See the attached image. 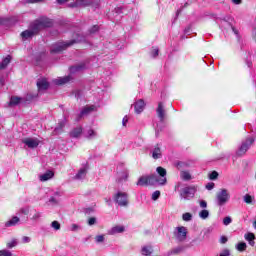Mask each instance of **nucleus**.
<instances>
[{
    "label": "nucleus",
    "mask_w": 256,
    "mask_h": 256,
    "mask_svg": "<svg viewBox=\"0 0 256 256\" xmlns=\"http://www.w3.org/2000/svg\"><path fill=\"white\" fill-rule=\"evenodd\" d=\"M217 177H219V173L217 171H213L209 174V179H211V181H215Z\"/></svg>",
    "instance_id": "nucleus-43"
},
{
    "label": "nucleus",
    "mask_w": 256,
    "mask_h": 256,
    "mask_svg": "<svg viewBox=\"0 0 256 256\" xmlns=\"http://www.w3.org/2000/svg\"><path fill=\"white\" fill-rule=\"evenodd\" d=\"M86 213H93V209L91 208L86 209Z\"/></svg>",
    "instance_id": "nucleus-61"
},
{
    "label": "nucleus",
    "mask_w": 256,
    "mask_h": 256,
    "mask_svg": "<svg viewBox=\"0 0 256 256\" xmlns=\"http://www.w3.org/2000/svg\"><path fill=\"white\" fill-rule=\"evenodd\" d=\"M181 178L184 181H191V174H189V172H182L181 173Z\"/></svg>",
    "instance_id": "nucleus-35"
},
{
    "label": "nucleus",
    "mask_w": 256,
    "mask_h": 256,
    "mask_svg": "<svg viewBox=\"0 0 256 256\" xmlns=\"http://www.w3.org/2000/svg\"><path fill=\"white\" fill-rule=\"evenodd\" d=\"M234 5H241V0H232Z\"/></svg>",
    "instance_id": "nucleus-58"
},
{
    "label": "nucleus",
    "mask_w": 256,
    "mask_h": 256,
    "mask_svg": "<svg viewBox=\"0 0 256 256\" xmlns=\"http://www.w3.org/2000/svg\"><path fill=\"white\" fill-rule=\"evenodd\" d=\"M67 1H69V0H57V3L59 5H63V3H67Z\"/></svg>",
    "instance_id": "nucleus-57"
},
{
    "label": "nucleus",
    "mask_w": 256,
    "mask_h": 256,
    "mask_svg": "<svg viewBox=\"0 0 256 256\" xmlns=\"http://www.w3.org/2000/svg\"><path fill=\"white\" fill-rule=\"evenodd\" d=\"M1 85H3V81H2V80H0V86H1Z\"/></svg>",
    "instance_id": "nucleus-64"
},
{
    "label": "nucleus",
    "mask_w": 256,
    "mask_h": 256,
    "mask_svg": "<svg viewBox=\"0 0 256 256\" xmlns=\"http://www.w3.org/2000/svg\"><path fill=\"white\" fill-rule=\"evenodd\" d=\"M116 13H121V8H115Z\"/></svg>",
    "instance_id": "nucleus-62"
},
{
    "label": "nucleus",
    "mask_w": 256,
    "mask_h": 256,
    "mask_svg": "<svg viewBox=\"0 0 256 256\" xmlns=\"http://www.w3.org/2000/svg\"><path fill=\"white\" fill-rule=\"evenodd\" d=\"M19 223H21V218L13 216L10 220L5 222V227H15V225H19Z\"/></svg>",
    "instance_id": "nucleus-14"
},
{
    "label": "nucleus",
    "mask_w": 256,
    "mask_h": 256,
    "mask_svg": "<svg viewBox=\"0 0 256 256\" xmlns=\"http://www.w3.org/2000/svg\"><path fill=\"white\" fill-rule=\"evenodd\" d=\"M86 137L88 139H93V138L97 137V132H95V130H93V129H90V130H88Z\"/></svg>",
    "instance_id": "nucleus-33"
},
{
    "label": "nucleus",
    "mask_w": 256,
    "mask_h": 256,
    "mask_svg": "<svg viewBox=\"0 0 256 256\" xmlns=\"http://www.w3.org/2000/svg\"><path fill=\"white\" fill-rule=\"evenodd\" d=\"M156 171L159 176L151 175V183H155L156 185H166L167 184V170L161 166L156 168Z\"/></svg>",
    "instance_id": "nucleus-2"
},
{
    "label": "nucleus",
    "mask_w": 256,
    "mask_h": 256,
    "mask_svg": "<svg viewBox=\"0 0 256 256\" xmlns=\"http://www.w3.org/2000/svg\"><path fill=\"white\" fill-rule=\"evenodd\" d=\"M197 193V186H186L180 191V199L189 201L195 197Z\"/></svg>",
    "instance_id": "nucleus-4"
},
{
    "label": "nucleus",
    "mask_w": 256,
    "mask_h": 256,
    "mask_svg": "<svg viewBox=\"0 0 256 256\" xmlns=\"http://www.w3.org/2000/svg\"><path fill=\"white\" fill-rule=\"evenodd\" d=\"M9 63H11V55H8L2 60V62L0 63V71L5 69L7 65H9Z\"/></svg>",
    "instance_id": "nucleus-27"
},
{
    "label": "nucleus",
    "mask_w": 256,
    "mask_h": 256,
    "mask_svg": "<svg viewBox=\"0 0 256 256\" xmlns=\"http://www.w3.org/2000/svg\"><path fill=\"white\" fill-rule=\"evenodd\" d=\"M174 237L180 243L185 241V239H187V228H185L184 226L177 227L176 232H174Z\"/></svg>",
    "instance_id": "nucleus-8"
},
{
    "label": "nucleus",
    "mask_w": 256,
    "mask_h": 256,
    "mask_svg": "<svg viewBox=\"0 0 256 256\" xmlns=\"http://www.w3.org/2000/svg\"><path fill=\"white\" fill-rule=\"evenodd\" d=\"M125 231L124 226H114L109 230V235H117V233H123Z\"/></svg>",
    "instance_id": "nucleus-20"
},
{
    "label": "nucleus",
    "mask_w": 256,
    "mask_h": 256,
    "mask_svg": "<svg viewBox=\"0 0 256 256\" xmlns=\"http://www.w3.org/2000/svg\"><path fill=\"white\" fill-rule=\"evenodd\" d=\"M8 249H13V247H17V239H13L12 241L7 243Z\"/></svg>",
    "instance_id": "nucleus-39"
},
{
    "label": "nucleus",
    "mask_w": 256,
    "mask_h": 256,
    "mask_svg": "<svg viewBox=\"0 0 256 256\" xmlns=\"http://www.w3.org/2000/svg\"><path fill=\"white\" fill-rule=\"evenodd\" d=\"M127 177H129V172L127 170L118 173V183H121L123 181H127Z\"/></svg>",
    "instance_id": "nucleus-24"
},
{
    "label": "nucleus",
    "mask_w": 256,
    "mask_h": 256,
    "mask_svg": "<svg viewBox=\"0 0 256 256\" xmlns=\"http://www.w3.org/2000/svg\"><path fill=\"white\" fill-rule=\"evenodd\" d=\"M136 185L144 187V185H156L155 182H151V175L148 177L142 176L138 179Z\"/></svg>",
    "instance_id": "nucleus-10"
},
{
    "label": "nucleus",
    "mask_w": 256,
    "mask_h": 256,
    "mask_svg": "<svg viewBox=\"0 0 256 256\" xmlns=\"http://www.w3.org/2000/svg\"><path fill=\"white\" fill-rule=\"evenodd\" d=\"M220 256H231V251H229V249L225 248V249L222 250V252L220 253Z\"/></svg>",
    "instance_id": "nucleus-45"
},
{
    "label": "nucleus",
    "mask_w": 256,
    "mask_h": 256,
    "mask_svg": "<svg viewBox=\"0 0 256 256\" xmlns=\"http://www.w3.org/2000/svg\"><path fill=\"white\" fill-rule=\"evenodd\" d=\"M72 231H77V229H79V225L77 224H72Z\"/></svg>",
    "instance_id": "nucleus-55"
},
{
    "label": "nucleus",
    "mask_w": 256,
    "mask_h": 256,
    "mask_svg": "<svg viewBox=\"0 0 256 256\" xmlns=\"http://www.w3.org/2000/svg\"><path fill=\"white\" fill-rule=\"evenodd\" d=\"M200 207H201L202 209H207V201L201 200V201H200Z\"/></svg>",
    "instance_id": "nucleus-50"
},
{
    "label": "nucleus",
    "mask_w": 256,
    "mask_h": 256,
    "mask_svg": "<svg viewBox=\"0 0 256 256\" xmlns=\"http://www.w3.org/2000/svg\"><path fill=\"white\" fill-rule=\"evenodd\" d=\"M159 197H161V192L159 190H156L152 194V201H157V199H159Z\"/></svg>",
    "instance_id": "nucleus-41"
},
{
    "label": "nucleus",
    "mask_w": 256,
    "mask_h": 256,
    "mask_svg": "<svg viewBox=\"0 0 256 256\" xmlns=\"http://www.w3.org/2000/svg\"><path fill=\"white\" fill-rule=\"evenodd\" d=\"M232 31H233V33H235V35H239V31L237 29H235V27H232Z\"/></svg>",
    "instance_id": "nucleus-59"
},
{
    "label": "nucleus",
    "mask_w": 256,
    "mask_h": 256,
    "mask_svg": "<svg viewBox=\"0 0 256 256\" xmlns=\"http://www.w3.org/2000/svg\"><path fill=\"white\" fill-rule=\"evenodd\" d=\"M49 202H50V203H53V204H57V199H55V197H51V198L49 199Z\"/></svg>",
    "instance_id": "nucleus-56"
},
{
    "label": "nucleus",
    "mask_w": 256,
    "mask_h": 256,
    "mask_svg": "<svg viewBox=\"0 0 256 256\" xmlns=\"http://www.w3.org/2000/svg\"><path fill=\"white\" fill-rule=\"evenodd\" d=\"M71 81V76H65L62 78H58L54 80L55 85H65V83H69Z\"/></svg>",
    "instance_id": "nucleus-23"
},
{
    "label": "nucleus",
    "mask_w": 256,
    "mask_h": 256,
    "mask_svg": "<svg viewBox=\"0 0 256 256\" xmlns=\"http://www.w3.org/2000/svg\"><path fill=\"white\" fill-rule=\"evenodd\" d=\"M105 241V236L99 235L96 236V243H103Z\"/></svg>",
    "instance_id": "nucleus-48"
},
{
    "label": "nucleus",
    "mask_w": 256,
    "mask_h": 256,
    "mask_svg": "<svg viewBox=\"0 0 256 256\" xmlns=\"http://www.w3.org/2000/svg\"><path fill=\"white\" fill-rule=\"evenodd\" d=\"M151 57H153L155 59V57L159 56V48L155 47L152 49V51L150 52Z\"/></svg>",
    "instance_id": "nucleus-38"
},
{
    "label": "nucleus",
    "mask_w": 256,
    "mask_h": 256,
    "mask_svg": "<svg viewBox=\"0 0 256 256\" xmlns=\"http://www.w3.org/2000/svg\"><path fill=\"white\" fill-rule=\"evenodd\" d=\"M253 227L256 229V220L253 222Z\"/></svg>",
    "instance_id": "nucleus-63"
},
{
    "label": "nucleus",
    "mask_w": 256,
    "mask_h": 256,
    "mask_svg": "<svg viewBox=\"0 0 256 256\" xmlns=\"http://www.w3.org/2000/svg\"><path fill=\"white\" fill-rule=\"evenodd\" d=\"M37 87L38 91H47L49 89V82L45 78L38 79Z\"/></svg>",
    "instance_id": "nucleus-11"
},
{
    "label": "nucleus",
    "mask_w": 256,
    "mask_h": 256,
    "mask_svg": "<svg viewBox=\"0 0 256 256\" xmlns=\"http://www.w3.org/2000/svg\"><path fill=\"white\" fill-rule=\"evenodd\" d=\"M183 247H176L168 252V255H179V253H182Z\"/></svg>",
    "instance_id": "nucleus-31"
},
{
    "label": "nucleus",
    "mask_w": 256,
    "mask_h": 256,
    "mask_svg": "<svg viewBox=\"0 0 256 256\" xmlns=\"http://www.w3.org/2000/svg\"><path fill=\"white\" fill-rule=\"evenodd\" d=\"M128 195L125 192H117L114 195V201L119 205L120 207H127L129 205V200L127 199Z\"/></svg>",
    "instance_id": "nucleus-7"
},
{
    "label": "nucleus",
    "mask_w": 256,
    "mask_h": 256,
    "mask_svg": "<svg viewBox=\"0 0 256 256\" xmlns=\"http://www.w3.org/2000/svg\"><path fill=\"white\" fill-rule=\"evenodd\" d=\"M30 219H31V221H39V219H41V212H39L37 210H33V214Z\"/></svg>",
    "instance_id": "nucleus-30"
},
{
    "label": "nucleus",
    "mask_w": 256,
    "mask_h": 256,
    "mask_svg": "<svg viewBox=\"0 0 256 256\" xmlns=\"http://www.w3.org/2000/svg\"><path fill=\"white\" fill-rule=\"evenodd\" d=\"M134 109L137 114L143 113V109H145V101L140 99L137 102H135Z\"/></svg>",
    "instance_id": "nucleus-15"
},
{
    "label": "nucleus",
    "mask_w": 256,
    "mask_h": 256,
    "mask_svg": "<svg viewBox=\"0 0 256 256\" xmlns=\"http://www.w3.org/2000/svg\"><path fill=\"white\" fill-rule=\"evenodd\" d=\"M95 223H97V218L91 217L88 219V225L92 226L95 225Z\"/></svg>",
    "instance_id": "nucleus-47"
},
{
    "label": "nucleus",
    "mask_w": 256,
    "mask_h": 256,
    "mask_svg": "<svg viewBox=\"0 0 256 256\" xmlns=\"http://www.w3.org/2000/svg\"><path fill=\"white\" fill-rule=\"evenodd\" d=\"M199 217L201 219H207L209 217V210L204 209V210L200 211Z\"/></svg>",
    "instance_id": "nucleus-34"
},
{
    "label": "nucleus",
    "mask_w": 256,
    "mask_h": 256,
    "mask_svg": "<svg viewBox=\"0 0 256 256\" xmlns=\"http://www.w3.org/2000/svg\"><path fill=\"white\" fill-rule=\"evenodd\" d=\"M236 249L237 251H240L241 253H243V251H247V243L245 242H240L236 245Z\"/></svg>",
    "instance_id": "nucleus-29"
},
{
    "label": "nucleus",
    "mask_w": 256,
    "mask_h": 256,
    "mask_svg": "<svg viewBox=\"0 0 256 256\" xmlns=\"http://www.w3.org/2000/svg\"><path fill=\"white\" fill-rule=\"evenodd\" d=\"M156 113H157L158 118L160 119V121H165V106L163 105V102L158 103Z\"/></svg>",
    "instance_id": "nucleus-13"
},
{
    "label": "nucleus",
    "mask_w": 256,
    "mask_h": 256,
    "mask_svg": "<svg viewBox=\"0 0 256 256\" xmlns=\"http://www.w3.org/2000/svg\"><path fill=\"white\" fill-rule=\"evenodd\" d=\"M91 111H95V106L84 107L82 109V111L80 112L76 121H80L81 117H84V115H89V113H91Z\"/></svg>",
    "instance_id": "nucleus-16"
},
{
    "label": "nucleus",
    "mask_w": 256,
    "mask_h": 256,
    "mask_svg": "<svg viewBox=\"0 0 256 256\" xmlns=\"http://www.w3.org/2000/svg\"><path fill=\"white\" fill-rule=\"evenodd\" d=\"M19 103H21V97L12 96L10 98L9 106L15 107L16 105H19Z\"/></svg>",
    "instance_id": "nucleus-26"
},
{
    "label": "nucleus",
    "mask_w": 256,
    "mask_h": 256,
    "mask_svg": "<svg viewBox=\"0 0 256 256\" xmlns=\"http://www.w3.org/2000/svg\"><path fill=\"white\" fill-rule=\"evenodd\" d=\"M88 5H91V2L88 0H76L73 3H70L68 6L73 9L75 7H88Z\"/></svg>",
    "instance_id": "nucleus-12"
},
{
    "label": "nucleus",
    "mask_w": 256,
    "mask_h": 256,
    "mask_svg": "<svg viewBox=\"0 0 256 256\" xmlns=\"http://www.w3.org/2000/svg\"><path fill=\"white\" fill-rule=\"evenodd\" d=\"M84 69H87V65L85 63H80L76 66H71L70 73H79V71H84Z\"/></svg>",
    "instance_id": "nucleus-17"
},
{
    "label": "nucleus",
    "mask_w": 256,
    "mask_h": 256,
    "mask_svg": "<svg viewBox=\"0 0 256 256\" xmlns=\"http://www.w3.org/2000/svg\"><path fill=\"white\" fill-rule=\"evenodd\" d=\"M0 256H13L9 250H0Z\"/></svg>",
    "instance_id": "nucleus-44"
},
{
    "label": "nucleus",
    "mask_w": 256,
    "mask_h": 256,
    "mask_svg": "<svg viewBox=\"0 0 256 256\" xmlns=\"http://www.w3.org/2000/svg\"><path fill=\"white\" fill-rule=\"evenodd\" d=\"M248 242H249V245H251V247H255V241L250 240V241H248Z\"/></svg>",
    "instance_id": "nucleus-60"
},
{
    "label": "nucleus",
    "mask_w": 256,
    "mask_h": 256,
    "mask_svg": "<svg viewBox=\"0 0 256 256\" xmlns=\"http://www.w3.org/2000/svg\"><path fill=\"white\" fill-rule=\"evenodd\" d=\"M81 133H83V128L81 126L76 127L70 132V137L77 139V137H81Z\"/></svg>",
    "instance_id": "nucleus-22"
},
{
    "label": "nucleus",
    "mask_w": 256,
    "mask_h": 256,
    "mask_svg": "<svg viewBox=\"0 0 256 256\" xmlns=\"http://www.w3.org/2000/svg\"><path fill=\"white\" fill-rule=\"evenodd\" d=\"M243 199H244V203H247V205H251V203H253L252 195L246 194L244 195Z\"/></svg>",
    "instance_id": "nucleus-32"
},
{
    "label": "nucleus",
    "mask_w": 256,
    "mask_h": 256,
    "mask_svg": "<svg viewBox=\"0 0 256 256\" xmlns=\"http://www.w3.org/2000/svg\"><path fill=\"white\" fill-rule=\"evenodd\" d=\"M30 211H31V208H29V206H25L18 210L17 215H28Z\"/></svg>",
    "instance_id": "nucleus-28"
},
{
    "label": "nucleus",
    "mask_w": 256,
    "mask_h": 256,
    "mask_svg": "<svg viewBox=\"0 0 256 256\" xmlns=\"http://www.w3.org/2000/svg\"><path fill=\"white\" fill-rule=\"evenodd\" d=\"M129 122V118H127V116H125L122 120V125L123 127H126L127 126V123Z\"/></svg>",
    "instance_id": "nucleus-53"
},
{
    "label": "nucleus",
    "mask_w": 256,
    "mask_h": 256,
    "mask_svg": "<svg viewBox=\"0 0 256 256\" xmlns=\"http://www.w3.org/2000/svg\"><path fill=\"white\" fill-rule=\"evenodd\" d=\"M183 221H191L193 219V215L189 212H186L182 215Z\"/></svg>",
    "instance_id": "nucleus-36"
},
{
    "label": "nucleus",
    "mask_w": 256,
    "mask_h": 256,
    "mask_svg": "<svg viewBox=\"0 0 256 256\" xmlns=\"http://www.w3.org/2000/svg\"><path fill=\"white\" fill-rule=\"evenodd\" d=\"M229 199H231V194H229V190L225 188L220 189V191L216 194V203L218 207H223V205H226L229 202Z\"/></svg>",
    "instance_id": "nucleus-3"
},
{
    "label": "nucleus",
    "mask_w": 256,
    "mask_h": 256,
    "mask_svg": "<svg viewBox=\"0 0 256 256\" xmlns=\"http://www.w3.org/2000/svg\"><path fill=\"white\" fill-rule=\"evenodd\" d=\"M22 143L29 147V149H36V147H39V139L37 138H25L22 140Z\"/></svg>",
    "instance_id": "nucleus-9"
},
{
    "label": "nucleus",
    "mask_w": 256,
    "mask_h": 256,
    "mask_svg": "<svg viewBox=\"0 0 256 256\" xmlns=\"http://www.w3.org/2000/svg\"><path fill=\"white\" fill-rule=\"evenodd\" d=\"M99 31V26L95 25L90 29V33H97Z\"/></svg>",
    "instance_id": "nucleus-52"
},
{
    "label": "nucleus",
    "mask_w": 256,
    "mask_h": 256,
    "mask_svg": "<svg viewBox=\"0 0 256 256\" xmlns=\"http://www.w3.org/2000/svg\"><path fill=\"white\" fill-rule=\"evenodd\" d=\"M206 189L208 191H211V190L215 189V183L209 182L208 184H206Z\"/></svg>",
    "instance_id": "nucleus-46"
},
{
    "label": "nucleus",
    "mask_w": 256,
    "mask_h": 256,
    "mask_svg": "<svg viewBox=\"0 0 256 256\" xmlns=\"http://www.w3.org/2000/svg\"><path fill=\"white\" fill-rule=\"evenodd\" d=\"M246 241H255V234L253 233H247L245 234Z\"/></svg>",
    "instance_id": "nucleus-42"
},
{
    "label": "nucleus",
    "mask_w": 256,
    "mask_h": 256,
    "mask_svg": "<svg viewBox=\"0 0 256 256\" xmlns=\"http://www.w3.org/2000/svg\"><path fill=\"white\" fill-rule=\"evenodd\" d=\"M231 223H233V219H231V216H227L223 219V225L227 226L231 225Z\"/></svg>",
    "instance_id": "nucleus-40"
},
{
    "label": "nucleus",
    "mask_w": 256,
    "mask_h": 256,
    "mask_svg": "<svg viewBox=\"0 0 256 256\" xmlns=\"http://www.w3.org/2000/svg\"><path fill=\"white\" fill-rule=\"evenodd\" d=\"M152 157L154 159H161L163 157V154L161 152V147H159V144H157L154 149L151 151Z\"/></svg>",
    "instance_id": "nucleus-18"
},
{
    "label": "nucleus",
    "mask_w": 256,
    "mask_h": 256,
    "mask_svg": "<svg viewBox=\"0 0 256 256\" xmlns=\"http://www.w3.org/2000/svg\"><path fill=\"white\" fill-rule=\"evenodd\" d=\"M75 43H77L76 40H70L67 42H58L51 46L50 52L61 53V51H65V49H67L68 47H71V45H75Z\"/></svg>",
    "instance_id": "nucleus-5"
},
{
    "label": "nucleus",
    "mask_w": 256,
    "mask_h": 256,
    "mask_svg": "<svg viewBox=\"0 0 256 256\" xmlns=\"http://www.w3.org/2000/svg\"><path fill=\"white\" fill-rule=\"evenodd\" d=\"M253 143H255V139L254 138H246V140L244 142H242L241 146L239 147L238 151L236 152V155L238 157H243V155H245V153H247V151H249L251 145H253Z\"/></svg>",
    "instance_id": "nucleus-6"
},
{
    "label": "nucleus",
    "mask_w": 256,
    "mask_h": 256,
    "mask_svg": "<svg viewBox=\"0 0 256 256\" xmlns=\"http://www.w3.org/2000/svg\"><path fill=\"white\" fill-rule=\"evenodd\" d=\"M153 253V247L152 246H143L141 249V254L145 256H149Z\"/></svg>",
    "instance_id": "nucleus-25"
},
{
    "label": "nucleus",
    "mask_w": 256,
    "mask_h": 256,
    "mask_svg": "<svg viewBox=\"0 0 256 256\" xmlns=\"http://www.w3.org/2000/svg\"><path fill=\"white\" fill-rule=\"evenodd\" d=\"M51 227L55 229V231H59V229H61V224L58 221H53Z\"/></svg>",
    "instance_id": "nucleus-37"
},
{
    "label": "nucleus",
    "mask_w": 256,
    "mask_h": 256,
    "mask_svg": "<svg viewBox=\"0 0 256 256\" xmlns=\"http://www.w3.org/2000/svg\"><path fill=\"white\" fill-rule=\"evenodd\" d=\"M85 177H87V168H81L75 175L74 179L81 181L82 179H85Z\"/></svg>",
    "instance_id": "nucleus-21"
},
{
    "label": "nucleus",
    "mask_w": 256,
    "mask_h": 256,
    "mask_svg": "<svg viewBox=\"0 0 256 256\" xmlns=\"http://www.w3.org/2000/svg\"><path fill=\"white\" fill-rule=\"evenodd\" d=\"M22 243H31V238H29V236H24L22 238Z\"/></svg>",
    "instance_id": "nucleus-51"
},
{
    "label": "nucleus",
    "mask_w": 256,
    "mask_h": 256,
    "mask_svg": "<svg viewBox=\"0 0 256 256\" xmlns=\"http://www.w3.org/2000/svg\"><path fill=\"white\" fill-rule=\"evenodd\" d=\"M43 0H27L26 3H41Z\"/></svg>",
    "instance_id": "nucleus-54"
},
{
    "label": "nucleus",
    "mask_w": 256,
    "mask_h": 256,
    "mask_svg": "<svg viewBox=\"0 0 256 256\" xmlns=\"http://www.w3.org/2000/svg\"><path fill=\"white\" fill-rule=\"evenodd\" d=\"M55 173L51 170H47L44 174L39 176L40 181H49V179H53Z\"/></svg>",
    "instance_id": "nucleus-19"
},
{
    "label": "nucleus",
    "mask_w": 256,
    "mask_h": 256,
    "mask_svg": "<svg viewBox=\"0 0 256 256\" xmlns=\"http://www.w3.org/2000/svg\"><path fill=\"white\" fill-rule=\"evenodd\" d=\"M47 27H53V21L47 17H41L32 22L29 29L21 33V37L24 41H27V39L35 37L42 29H47Z\"/></svg>",
    "instance_id": "nucleus-1"
},
{
    "label": "nucleus",
    "mask_w": 256,
    "mask_h": 256,
    "mask_svg": "<svg viewBox=\"0 0 256 256\" xmlns=\"http://www.w3.org/2000/svg\"><path fill=\"white\" fill-rule=\"evenodd\" d=\"M227 241H229V238H227V236H221L220 237L221 245H225V243H227Z\"/></svg>",
    "instance_id": "nucleus-49"
}]
</instances>
